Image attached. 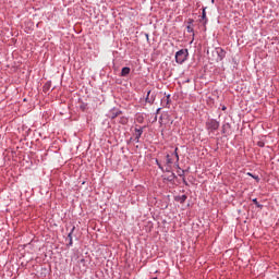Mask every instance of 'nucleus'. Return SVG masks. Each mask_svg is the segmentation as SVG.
<instances>
[{
	"mask_svg": "<svg viewBox=\"0 0 279 279\" xmlns=\"http://www.w3.org/2000/svg\"><path fill=\"white\" fill-rule=\"evenodd\" d=\"M186 58H189L187 49H181L175 53V62L178 64H184V62H186Z\"/></svg>",
	"mask_w": 279,
	"mask_h": 279,
	"instance_id": "nucleus-1",
	"label": "nucleus"
},
{
	"mask_svg": "<svg viewBox=\"0 0 279 279\" xmlns=\"http://www.w3.org/2000/svg\"><path fill=\"white\" fill-rule=\"evenodd\" d=\"M206 128L209 132H215V130H219V122L217 120H209L206 123Z\"/></svg>",
	"mask_w": 279,
	"mask_h": 279,
	"instance_id": "nucleus-2",
	"label": "nucleus"
},
{
	"mask_svg": "<svg viewBox=\"0 0 279 279\" xmlns=\"http://www.w3.org/2000/svg\"><path fill=\"white\" fill-rule=\"evenodd\" d=\"M216 53H217V58H216V62H221V60H223V58H226V51H223V49L218 48L216 49Z\"/></svg>",
	"mask_w": 279,
	"mask_h": 279,
	"instance_id": "nucleus-3",
	"label": "nucleus"
},
{
	"mask_svg": "<svg viewBox=\"0 0 279 279\" xmlns=\"http://www.w3.org/2000/svg\"><path fill=\"white\" fill-rule=\"evenodd\" d=\"M119 114H121V111L119 110H111L109 113L110 119H117V117H119Z\"/></svg>",
	"mask_w": 279,
	"mask_h": 279,
	"instance_id": "nucleus-4",
	"label": "nucleus"
},
{
	"mask_svg": "<svg viewBox=\"0 0 279 279\" xmlns=\"http://www.w3.org/2000/svg\"><path fill=\"white\" fill-rule=\"evenodd\" d=\"M143 136V129H135V138L138 141Z\"/></svg>",
	"mask_w": 279,
	"mask_h": 279,
	"instance_id": "nucleus-5",
	"label": "nucleus"
},
{
	"mask_svg": "<svg viewBox=\"0 0 279 279\" xmlns=\"http://www.w3.org/2000/svg\"><path fill=\"white\" fill-rule=\"evenodd\" d=\"M126 75H130V68L125 66L121 71V76L125 77Z\"/></svg>",
	"mask_w": 279,
	"mask_h": 279,
	"instance_id": "nucleus-6",
	"label": "nucleus"
},
{
	"mask_svg": "<svg viewBox=\"0 0 279 279\" xmlns=\"http://www.w3.org/2000/svg\"><path fill=\"white\" fill-rule=\"evenodd\" d=\"M120 123H121L122 125H128V118H126V117L120 118Z\"/></svg>",
	"mask_w": 279,
	"mask_h": 279,
	"instance_id": "nucleus-7",
	"label": "nucleus"
},
{
	"mask_svg": "<svg viewBox=\"0 0 279 279\" xmlns=\"http://www.w3.org/2000/svg\"><path fill=\"white\" fill-rule=\"evenodd\" d=\"M247 175H250L251 178H253L254 180H256V182H260V178H258V175H254L250 172H247Z\"/></svg>",
	"mask_w": 279,
	"mask_h": 279,
	"instance_id": "nucleus-8",
	"label": "nucleus"
},
{
	"mask_svg": "<svg viewBox=\"0 0 279 279\" xmlns=\"http://www.w3.org/2000/svg\"><path fill=\"white\" fill-rule=\"evenodd\" d=\"M167 165H173V160L171 159V156L167 155Z\"/></svg>",
	"mask_w": 279,
	"mask_h": 279,
	"instance_id": "nucleus-9",
	"label": "nucleus"
},
{
	"mask_svg": "<svg viewBox=\"0 0 279 279\" xmlns=\"http://www.w3.org/2000/svg\"><path fill=\"white\" fill-rule=\"evenodd\" d=\"M136 121L137 123H143V116H137Z\"/></svg>",
	"mask_w": 279,
	"mask_h": 279,
	"instance_id": "nucleus-10",
	"label": "nucleus"
},
{
	"mask_svg": "<svg viewBox=\"0 0 279 279\" xmlns=\"http://www.w3.org/2000/svg\"><path fill=\"white\" fill-rule=\"evenodd\" d=\"M253 202L255 203V205L257 206V208H260V207H262V205L258 204V199L254 198Z\"/></svg>",
	"mask_w": 279,
	"mask_h": 279,
	"instance_id": "nucleus-11",
	"label": "nucleus"
},
{
	"mask_svg": "<svg viewBox=\"0 0 279 279\" xmlns=\"http://www.w3.org/2000/svg\"><path fill=\"white\" fill-rule=\"evenodd\" d=\"M174 155H175L177 161L180 160V156H178V148L174 149Z\"/></svg>",
	"mask_w": 279,
	"mask_h": 279,
	"instance_id": "nucleus-12",
	"label": "nucleus"
},
{
	"mask_svg": "<svg viewBox=\"0 0 279 279\" xmlns=\"http://www.w3.org/2000/svg\"><path fill=\"white\" fill-rule=\"evenodd\" d=\"M258 146H259V147H265V144H264L263 142H259V143H258Z\"/></svg>",
	"mask_w": 279,
	"mask_h": 279,
	"instance_id": "nucleus-13",
	"label": "nucleus"
},
{
	"mask_svg": "<svg viewBox=\"0 0 279 279\" xmlns=\"http://www.w3.org/2000/svg\"><path fill=\"white\" fill-rule=\"evenodd\" d=\"M187 32H193V27H191V26H187Z\"/></svg>",
	"mask_w": 279,
	"mask_h": 279,
	"instance_id": "nucleus-14",
	"label": "nucleus"
},
{
	"mask_svg": "<svg viewBox=\"0 0 279 279\" xmlns=\"http://www.w3.org/2000/svg\"><path fill=\"white\" fill-rule=\"evenodd\" d=\"M182 202H186V195L182 196Z\"/></svg>",
	"mask_w": 279,
	"mask_h": 279,
	"instance_id": "nucleus-15",
	"label": "nucleus"
},
{
	"mask_svg": "<svg viewBox=\"0 0 279 279\" xmlns=\"http://www.w3.org/2000/svg\"><path fill=\"white\" fill-rule=\"evenodd\" d=\"M203 19H206V11H203Z\"/></svg>",
	"mask_w": 279,
	"mask_h": 279,
	"instance_id": "nucleus-16",
	"label": "nucleus"
},
{
	"mask_svg": "<svg viewBox=\"0 0 279 279\" xmlns=\"http://www.w3.org/2000/svg\"><path fill=\"white\" fill-rule=\"evenodd\" d=\"M70 239H71V233L69 234Z\"/></svg>",
	"mask_w": 279,
	"mask_h": 279,
	"instance_id": "nucleus-17",
	"label": "nucleus"
}]
</instances>
